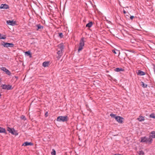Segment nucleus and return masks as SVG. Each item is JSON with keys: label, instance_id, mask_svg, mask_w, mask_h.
Segmentation results:
<instances>
[{"label": "nucleus", "instance_id": "obj_4", "mask_svg": "<svg viewBox=\"0 0 155 155\" xmlns=\"http://www.w3.org/2000/svg\"><path fill=\"white\" fill-rule=\"evenodd\" d=\"M7 24L9 25L14 26L16 25V22L14 20H8L6 21Z\"/></svg>", "mask_w": 155, "mask_h": 155}, {"label": "nucleus", "instance_id": "obj_23", "mask_svg": "<svg viewBox=\"0 0 155 155\" xmlns=\"http://www.w3.org/2000/svg\"><path fill=\"white\" fill-rule=\"evenodd\" d=\"M58 36L60 38H63L64 35L62 33H58Z\"/></svg>", "mask_w": 155, "mask_h": 155}, {"label": "nucleus", "instance_id": "obj_42", "mask_svg": "<svg viewBox=\"0 0 155 155\" xmlns=\"http://www.w3.org/2000/svg\"><path fill=\"white\" fill-rule=\"evenodd\" d=\"M120 155H121V154H120Z\"/></svg>", "mask_w": 155, "mask_h": 155}, {"label": "nucleus", "instance_id": "obj_12", "mask_svg": "<svg viewBox=\"0 0 155 155\" xmlns=\"http://www.w3.org/2000/svg\"><path fill=\"white\" fill-rule=\"evenodd\" d=\"M64 44L63 43H61L58 45V47L60 49V50L63 51L64 48Z\"/></svg>", "mask_w": 155, "mask_h": 155}, {"label": "nucleus", "instance_id": "obj_29", "mask_svg": "<svg viewBox=\"0 0 155 155\" xmlns=\"http://www.w3.org/2000/svg\"><path fill=\"white\" fill-rule=\"evenodd\" d=\"M110 116L113 118H114L115 119V117H117V116H116V114H110Z\"/></svg>", "mask_w": 155, "mask_h": 155}, {"label": "nucleus", "instance_id": "obj_10", "mask_svg": "<svg viewBox=\"0 0 155 155\" xmlns=\"http://www.w3.org/2000/svg\"><path fill=\"white\" fill-rule=\"evenodd\" d=\"M138 75L140 76L143 75L145 74V73L140 70L138 71L137 72Z\"/></svg>", "mask_w": 155, "mask_h": 155}, {"label": "nucleus", "instance_id": "obj_21", "mask_svg": "<svg viewBox=\"0 0 155 155\" xmlns=\"http://www.w3.org/2000/svg\"><path fill=\"white\" fill-rule=\"evenodd\" d=\"M141 85L143 88L147 87V84H144L143 82H141Z\"/></svg>", "mask_w": 155, "mask_h": 155}, {"label": "nucleus", "instance_id": "obj_39", "mask_svg": "<svg viewBox=\"0 0 155 155\" xmlns=\"http://www.w3.org/2000/svg\"><path fill=\"white\" fill-rule=\"evenodd\" d=\"M114 155H120V154H115Z\"/></svg>", "mask_w": 155, "mask_h": 155}, {"label": "nucleus", "instance_id": "obj_38", "mask_svg": "<svg viewBox=\"0 0 155 155\" xmlns=\"http://www.w3.org/2000/svg\"><path fill=\"white\" fill-rule=\"evenodd\" d=\"M123 13L124 14H125L126 13V12L124 10L123 11Z\"/></svg>", "mask_w": 155, "mask_h": 155}, {"label": "nucleus", "instance_id": "obj_24", "mask_svg": "<svg viewBox=\"0 0 155 155\" xmlns=\"http://www.w3.org/2000/svg\"><path fill=\"white\" fill-rule=\"evenodd\" d=\"M63 51L59 50L57 52V54L58 55H60V56H62V52Z\"/></svg>", "mask_w": 155, "mask_h": 155}, {"label": "nucleus", "instance_id": "obj_13", "mask_svg": "<svg viewBox=\"0 0 155 155\" xmlns=\"http://www.w3.org/2000/svg\"><path fill=\"white\" fill-rule=\"evenodd\" d=\"M137 120L139 121L142 122L144 120V117L141 116H140L139 117L137 118Z\"/></svg>", "mask_w": 155, "mask_h": 155}, {"label": "nucleus", "instance_id": "obj_8", "mask_svg": "<svg viewBox=\"0 0 155 155\" xmlns=\"http://www.w3.org/2000/svg\"><path fill=\"white\" fill-rule=\"evenodd\" d=\"M9 8V6L6 4H2L0 7V9H8Z\"/></svg>", "mask_w": 155, "mask_h": 155}, {"label": "nucleus", "instance_id": "obj_41", "mask_svg": "<svg viewBox=\"0 0 155 155\" xmlns=\"http://www.w3.org/2000/svg\"><path fill=\"white\" fill-rule=\"evenodd\" d=\"M15 78H17L16 76H15Z\"/></svg>", "mask_w": 155, "mask_h": 155}, {"label": "nucleus", "instance_id": "obj_22", "mask_svg": "<svg viewBox=\"0 0 155 155\" xmlns=\"http://www.w3.org/2000/svg\"><path fill=\"white\" fill-rule=\"evenodd\" d=\"M6 38L5 35H2L0 33V39H4Z\"/></svg>", "mask_w": 155, "mask_h": 155}, {"label": "nucleus", "instance_id": "obj_5", "mask_svg": "<svg viewBox=\"0 0 155 155\" xmlns=\"http://www.w3.org/2000/svg\"><path fill=\"white\" fill-rule=\"evenodd\" d=\"M1 70L4 71L5 72L6 74L8 75H11V73L10 71L8 69L6 68L5 67H2L1 68Z\"/></svg>", "mask_w": 155, "mask_h": 155}, {"label": "nucleus", "instance_id": "obj_7", "mask_svg": "<svg viewBox=\"0 0 155 155\" xmlns=\"http://www.w3.org/2000/svg\"><path fill=\"white\" fill-rule=\"evenodd\" d=\"M153 140L152 138H151L150 135L149 137H147L145 143H148L149 144H150L152 143Z\"/></svg>", "mask_w": 155, "mask_h": 155}, {"label": "nucleus", "instance_id": "obj_25", "mask_svg": "<svg viewBox=\"0 0 155 155\" xmlns=\"http://www.w3.org/2000/svg\"><path fill=\"white\" fill-rule=\"evenodd\" d=\"M25 54H27L28 56H30V57H31V52L29 51H27L25 52Z\"/></svg>", "mask_w": 155, "mask_h": 155}, {"label": "nucleus", "instance_id": "obj_1", "mask_svg": "<svg viewBox=\"0 0 155 155\" xmlns=\"http://www.w3.org/2000/svg\"><path fill=\"white\" fill-rule=\"evenodd\" d=\"M69 118L67 116H60L57 117L56 120L58 122H64L68 121Z\"/></svg>", "mask_w": 155, "mask_h": 155}, {"label": "nucleus", "instance_id": "obj_11", "mask_svg": "<svg viewBox=\"0 0 155 155\" xmlns=\"http://www.w3.org/2000/svg\"><path fill=\"white\" fill-rule=\"evenodd\" d=\"M33 145V143L31 142H25L22 145L25 146H32Z\"/></svg>", "mask_w": 155, "mask_h": 155}, {"label": "nucleus", "instance_id": "obj_35", "mask_svg": "<svg viewBox=\"0 0 155 155\" xmlns=\"http://www.w3.org/2000/svg\"><path fill=\"white\" fill-rule=\"evenodd\" d=\"M130 18L132 20L134 18V16H131Z\"/></svg>", "mask_w": 155, "mask_h": 155}, {"label": "nucleus", "instance_id": "obj_2", "mask_svg": "<svg viewBox=\"0 0 155 155\" xmlns=\"http://www.w3.org/2000/svg\"><path fill=\"white\" fill-rule=\"evenodd\" d=\"M85 38L82 37L80 41L79 46L78 49V51L79 52L80 51L82 50L83 49V47L84 45V41Z\"/></svg>", "mask_w": 155, "mask_h": 155}, {"label": "nucleus", "instance_id": "obj_40", "mask_svg": "<svg viewBox=\"0 0 155 155\" xmlns=\"http://www.w3.org/2000/svg\"><path fill=\"white\" fill-rule=\"evenodd\" d=\"M1 78H0V82H1Z\"/></svg>", "mask_w": 155, "mask_h": 155}, {"label": "nucleus", "instance_id": "obj_20", "mask_svg": "<svg viewBox=\"0 0 155 155\" xmlns=\"http://www.w3.org/2000/svg\"><path fill=\"white\" fill-rule=\"evenodd\" d=\"M151 135H150L151 138H155V131H152L151 133Z\"/></svg>", "mask_w": 155, "mask_h": 155}, {"label": "nucleus", "instance_id": "obj_18", "mask_svg": "<svg viewBox=\"0 0 155 155\" xmlns=\"http://www.w3.org/2000/svg\"><path fill=\"white\" fill-rule=\"evenodd\" d=\"M49 62L48 61L44 62L42 64V66L44 67H47L48 66Z\"/></svg>", "mask_w": 155, "mask_h": 155}, {"label": "nucleus", "instance_id": "obj_6", "mask_svg": "<svg viewBox=\"0 0 155 155\" xmlns=\"http://www.w3.org/2000/svg\"><path fill=\"white\" fill-rule=\"evenodd\" d=\"M123 118L122 117L119 116H117V117H115L116 120L120 123H122L123 122Z\"/></svg>", "mask_w": 155, "mask_h": 155}, {"label": "nucleus", "instance_id": "obj_19", "mask_svg": "<svg viewBox=\"0 0 155 155\" xmlns=\"http://www.w3.org/2000/svg\"><path fill=\"white\" fill-rule=\"evenodd\" d=\"M141 140L140 141L141 142L145 143L147 137H142L141 138Z\"/></svg>", "mask_w": 155, "mask_h": 155}, {"label": "nucleus", "instance_id": "obj_14", "mask_svg": "<svg viewBox=\"0 0 155 155\" xmlns=\"http://www.w3.org/2000/svg\"><path fill=\"white\" fill-rule=\"evenodd\" d=\"M0 133H4L5 134H7L6 130L5 128H3L0 127Z\"/></svg>", "mask_w": 155, "mask_h": 155}, {"label": "nucleus", "instance_id": "obj_34", "mask_svg": "<svg viewBox=\"0 0 155 155\" xmlns=\"http://www.w3.org/2000/svg\"><path fill=\"white\" fill-rule=\"evenodd\" d=\"M61 56H60V55H58V56L57 57L58 59H59Z\"/></svg>", "mask_w": 155, "mask_h": 155}, {"label": "nucleus", "instance_id": "obj_3", "mask_svg": "<svg viewBox=\"0 0 155 155\" xmlns=\"http://www.w3.org/2000/svg\"><path fill=\"white\" fill-rule=\"evenodd\" d=\"M1 45H3L4 47L6 48H12L14 46V44L12 43H9L8 42H5L4 41H2Z\"/></svg>", "mask_w": 155, "mask_h": 155}, {"label": "nucleus", "instance_id": "obj_28", "mask_svg": "<svg viewBox=\"0 0 155 155\" xmlns=\"http://www.w3.org/2000/svg\"><path fill=\"white\" fill-rule=\"evenodd\" d=\"M150 118H152L154 119H155V116L154 114H151L150 115Z\"/></svg>", "mask_w": 155, "mask_h": 155}, {"label": "nucleus", "instance_id": "obj_15", "mask_svg": "<svg viewBox=\"0 0 155 155\" xmlns=\"http://www.w3.org/2000/svg\"><path fill=\"white\" fill-rule=\"evenodd\" d=\"M7 130L12 134H14V130L12 128L9 127H8L7 128Z\"/></svg>", "mask_w": 155, "mask_h": 155}, {"label": "nucleus", "instance_id": "obj_32", "mask_svg": "<svg viewBox=\"0 0 155 155\" xmlns=\"http://www.w3.org/2000/svg\"><path fill=\"white\" fill-rule=\"evenodd\" d=\"M21 119L24 120H25L26 119L25 116H24L23 115H22L21 117Z\"/></svg>", "mask_w": 155, "mask_h": 155}, {"label": "nucleus", "instance_id": "obj_16", "mask_svg": "<svg viewBox=\"0 0 155 155\" xmlns=\"http://www.w3.org/2000/svg\"><path fill=\"white\" fill-rule=\"evenodd\" d=\"M115 71L116 72L122 71H124V70L121 68H117L114 69Z\"/></svg>", "mask_w": 155, "mask_h": 155}, {"label": "nucleus", "instance_id": "obj_37", "mask_svg": "<svg viewBox=\"0 0 155 155\" xmlns=\"http://www.w3.org/2000/svg\"><path fill=\"white\" fill-rule=\"evenodd\" d=\"M112 52L113 53H114V54H117L116 52L114 50H112Z\"/></svg>", "mask_w": 155, "mask_h": 155}, {"label": "nucleus", "instance_id": "obj_30", "mask_svg": "<svg viewBox=\"0 0 155 155\" xmlns=\"http://www.w3.org/2000/svg\"><path fill=\"white\" fill-rule=\"evenodd\" d=\"M138 152L140 153V155H143L144 154V152L143 150L140 151Z\"/></svg>", "mask_w": 155, "mask_h": 155}, {"label": "nucleus", "instance_id": "obj_33", "mask_svg": "<svg viewBox=\"0 0 155 155\" xmlns=\"http://www.w3.org/2000/svg\"><path fill=\"white\" fill-rule=\"evenodd\" d=\"M13 135H17L18 134L15 131V130H14V134Z\"/></svg>", "mask_w": 155, "mask_h": 155}, {"label": "nucleus", "instance_id": "obj_26", "mask_svg": "<svg viewBox=\"0 0 155 155\" xmlns=\"http://www.w3.org/2000/svg\"><path fill=\"white\" fill-rule=\"evenodd\" d=\"M12 86L10 85H7L6 89L9 90L12 89Z\"/></svg>", "mask_w": 155, "mask_h": 155}, {"label": "nucleus", "instance_id": "obj_27", "mask_svg": "<svg viewBox=\"0 0 155 155\" xmlns=\"http://www.w3.org/2000/svg\"><path fill=\"white\" fill-rule=\"evenodd\" d=\"M51 154L52 155H56V151L54 149L52 150V151L51 152Z\"/></svg>", "mask_w": 155, "mask_h": 155}, {"label": "nucleus", "instance_id": "obj_36", "mask_svg": "<svg viewBox=\"0 0 155 155\" xmlns=\"http://www.w3.org/2000/svg\"><path fill=\"white\" fill-rule=\"evenodd\" d=\"M45 117H47L48 116V113L47 112L45 114Z\"/></svg>", "mask_w": 155, "mask_h": 155}, {"label": "nucleus", "instance_id": "obj_31", "mask_svg": "<svg viewBox=\"0 0 155 155\" xmlns=\"http://www.w3.org/2000/svg\"><path fill=\"white\" fill-rule=\"evenodd\" d=\"M2 87L3 89H6L7 85L5 84L3 85Z\"/></svg>", "mask_w": 155, "mask_h": 155}, {"label": "nucleus", "instance_id": "obj_17", "mask_svg": "<svg viewBox=\"0 0 155 155\" xmlns=\"http://www.w3.org/2000/svg\"><path fill=\"white\" fill-rule=\"evenodd\" d=\"M93 25V22L92 21H91L86 24V27L91 28Z\"/></svg>", "mask_w": 155, "mask_h": 155}, {"label": "nucleus", "instance_id": "obj_9", "mask_svg": "<svg viewBox=\"0 0 155 155\" xmlns=\"http://www.w3.org/2000/svg\"><path fill=\"white\" fill-rule=\"evenodd\" d=\"M35 27L37 28L36 29L37 30H42L44 28L43 26L41 25L40 24H38L36 25Z\"/></svg>", "mask_w": 155, "mask_h": 155}]
</instances>
